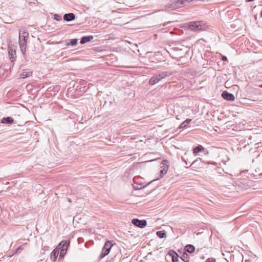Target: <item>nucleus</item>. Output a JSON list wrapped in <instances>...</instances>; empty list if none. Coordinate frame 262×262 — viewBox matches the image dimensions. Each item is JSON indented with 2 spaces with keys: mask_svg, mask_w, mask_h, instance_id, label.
I'll return each instance as SVG.
<instances>
[{
  "mask_svg": "<svg viewBox=\"0 0 262 262\" xmlns=\"http://www.w3.org/2000/svg\"><path fill=\"white\" fill-rule=\"evenodd\" d=\"M214 158L215 160V161H214V166L217 164L221 165V163L223 165H225L226 162L229 160L227 150L225 148L215 146H214Z\"/></svg>",
  "mask_w": 262,
  "mask_h": 262,
  "instance_id": "1",
  "label": "nucleus"
},
{
  "mask_svg": "<svg viewBox=\"0 0 262 262\" xmlns=\"http://www.w3.org/2000/svg\"><path fill=\"white\" fill-rule=\"evenodd\" d=\"M188 27L192 31H200L205 29V24L202 21H190L187 23Z\"/></svg>",
  "mask_w": 262,
  "mask_h": 262,
  "instance_id": "2",
  "label": "nucleus"
},
{
  "mask_svg": "<svg viewBox=\"0 0 262 262\" xmlns=\"http://www.w3.org/2000/svg\"><path fill=\"white\" fill-rule=\"evenodd\" d=\"M113 245V244L112 243V241H107L105 243L103 247L101 253L99 256L100 259L103 258L105 256L108 254Z\"/></svg>",
  "mask_w": 262,
  "mask_h": 262,
  "instance_id": "3",
  "label": "nucleus"
},
{
  "mask_svg": "<svg viewBox=\"0 0 262 262\" xmlns=\"http://www.w3.org/2000/svg\"><path fill=\"white\" fill-rule=\"evenodd\" d=\"M181 47L182 48H175V50L178 52V55H179V57L178 58L179 61H181V59L186 57V56L189 55V50L186 47L183 46H181Z\"/></svg>",
  "mask_w": 262,
  "mask_h": 262,
  "instance_id": "4",
  "label": "nucleus"
},
{
  "mask_svg": "<svg viewBox=\"0 0 262 262\" xmlns=\"http://www.w3.org/2000/svg\"><path fill=\"white\" fill-rule=\"evenodd\" d=\"M8 52L10 60L12 62H14L16 58V50L14 47L12 45H9L8 46Z\"/></svg>",
  "mask_w": 262,
  "mask_h": 262,
  "instance_id": "5",
  "label": "nucleus"
},
{
  "mask_svg": "<svg viewBox=\"0 0 262 262\" xmlns=\"http://www.w3.org/2000/svg\"><path fill=\"white\" fill-rule=\"evenodd\" d=\"M132 223L135 226L140 228H143L147 225V222L145 220H140L138 219H134Z\"/></svg>",
  "mask_w": 262,
  "mask_h": 262,
  "instance_id": "6",
  "label": "nucleus"
},
{
  "mask_svg": "<svg viewBox=\"0 0 262 262\" xmlns=\"http://www.w3.org/2000/svg\"><path fill=\"white\" fill-rule=\"evenodd\" d=\"M178 254L173 250L169 251L168 253L165 256V259H171L172 262H179Z\"/></svg>",
  "mask_w": 262,
  "mask_h": 262,
  "instance_id": "7",
  "label": "nucleus"
},
{
  "mask_svg": "<svg viewBox=\"0 0 262 262\" xmlns=\"http://www.w3.org/2000/svg\"><path fill=\"white\" fill-rule=\"evenodd\" d=\"M222 97L227 101H233L235 99L234 95L232 93H229L227 91H224L222 92L221 95Z\"/></svg>",
  "mask_w": 262,
  "mask_h": 262,
  "instance_id": "8",
  "label": "nucleus"
},
{
  "mask_svg": "<svg viewBox=\"0 0 262 262\" xmlns=\"http://www.w3.org/2000/svg\"><path fill=\"white\" fill-rule=\"evenodd\" d=\"M29 37V33L25 29H22L19 32V40L27 41Z\"/></svg>",
  "mask_w": 262,
  "mask_h": 262,
  "instance_id": "9",
  "label": "nucleus"
},
{
  "mask_svg": "<svg viewBox=\"0 0 262 262\" xmlns=\"http://www.w3.org/2000/svg\"><path fill=\"white\" fill-rule=\"evenodd\" d=\"M70 240H66V241H62L58 245V246L57 247H58L60 248V249H63L64 250H66V252L67 251V250L70 246Z\"/></svg>",
  "mask_w": 262,
  "mask_h": 262,
  "instance_id": "10",
  "label": "nucleus"
},
{
  "mask_svg": "<svg viewBox=\"0 0 262 262\" xmlns=\"http://www.w3.org/2000/svg\"><path fill=\"white\" fill-rule=\"evenodd\" d=\"M60 248L56 247L51 253L50 258L52 261H55L57 259Z\"/></svg>",
  "mask_w": 262,
  "mask_h": 262,
  "instance_id": "11",
  "label": "nucleus"
},
{
  "mask_svg": "<svg viewBox=\"0 0 262 262\" xmlns=\"http://www.w3.org/2000/svg\"><path fill=\"white\" fill-rule=\"evenodd\" d=\"M76 16L73 13H66L63 16V20L66 21H70L75 19Z\"/></svg>",
  "mask_w": 262,
  "mask_h": 262,
  "instance_id": "12",
  "label": "nucleus"
},
{
  "mask_svg": "<svg viewBox=\"0 0 262 262\" xmlns=\"http://www.w3.org/2000/svg\"><path fill=\"white\" fill-rule=\"evenodd\" d=\"M14 122V120L11 117H3L0 122L1 123L8 124H12Z\"/></svg>",
  "mask_w": 262,
  "mask_h": 262,
  "instance_id": "13",
  "label": "nucleus"
},
{
  "mask_svg": "<svg viewBox=\"0 0 262 262\" xmlns=\"http://www.w3.org/2000/svg\"><path fill=\"white\" fill-rule=\"evenodd\" d=\"M94 38L93 35L84 36L80 39V43L81 45L85 44L91 41Z\"/></svg>",
  "mask_w": 262,
  "mask_h": 262,
  "instance_id": "14",
  "label": "nucleus"
},
{
  "mask_svg": "<svg viewBox=\"0 0 262 262\" xmlns=\"http://www.w3.org/2000/svg\"><path fill=\"white\" fill-rule=\"evenodd\" d=\"M27 41L19 40V45L20 51L24 56L25 55Z\"/></svg>",
  "mask_w": 262,
  "mask_h": 262,
  "instance_id": "15",
  "label": "nucleus"
},
{
  "mask_svg": "<svg viewBox=\"0 0 262 262\" xmlns=\"http://www.w3.org/2000/svg\"><path fill=\"white\" fill-rule=\"evenodd\" d=\"M32 72L28 71V69L23 70V72L20 74L21 78H26L32 76Z\"/></svg>",
  "mask_w": 262,
  "mask_h": 262,
  "instance_id": "16",
  "label": "nucleus"
},
{
  "mask_svg": "<svg viewBox=\"0 0 262 262\" xmlns=\"http://www.w3.org/2000/svg\"><path fill=\"white\" fill-rule=\"evenodd\" d=\"M170 74L168 72H160L159 74L155 75V76H157L158 79H159V81H160L161 79L169 76Z\"/></svg>",
  "mask_w": 262,
  "mask_h": 262,
  "instance_id": "17",
  "label": "nucleus"
},
{
  "mask_svg": "<svg viewBox=\"0 0 262 262\" xmlns=\"http://www.w3.org/2000/svg\"><path fill=\"white\" fill-rule=\"evenodd\" d=\"M184 249L187 252L192 253L195 251V247L192 245L188 244L185 247Z\"/></svg>",
  "mask_w": 262,
  "mask_h": 262,
  "instance_id": "18",
  "label": "nucleus"
},
{
  "mask_svg": "<svg viewBox=\"0 0 262 262\" xmlns=\"http://www.w3.org/2000/svg\"><path fill=\"white\" fill-rule=\"evenodd\" d=\"M204 148L201 145H198L197 146L194 147L193 149V154L195 155H197L200 151L204 150Z\"/></svg>",
  "mask_w": 262,
  "mask_h": 262,
  "instance_id": "19",
  "label": "nucleus"
},
{
  "mask_svg": "<svg viewBox=\"0 0 262 262\" xmlns=\"http://www.w3.org/2000/svg\"><path fill=\"white\" fill-rule=\"evenodd\" d=\"M191 119H187L184 121H183L179 126V128H184L186 127L190 123L191 121Z\"/></svg>",
  "mask_w": 262,
  "mask_h": 262,
  "instance_id": "20",
  "label": "nucleus"
},
{
  "mask_svg": "<svg viewBox=\"0 0 262 262\" xmlns=\"http://www.w3.org/2000/svg\"><path fill=\"white\" fill-rule=\"evenodd\" d=\"M221 188H219V190H220V192L223 193L224 195H227V193L229 192V188L226 187L224 185H221Z\"/></svg>",
  "mask_w": 262,
  "mask_h": 262,
  "instance_id": "21",
  "label": "nucleus"
},
{
  "mask_svg": "<svg viewBox=\"0 0 262 262\" xmlns=\"http://www.w3.org/2000/svg\"><path fill=\"white\" fill-rule=\"evenodd\" d=\"M156 235L160 238L166 237V232L165 230L158 231L156 232Z\"/></svg>",
  "mask_w": 262,
  "mask_h": 262,
  "instance_id": "22",
  "label": "nucleus"
},
{
  "mask_svg": "<svg viewBox=\"0 0 262 262\" xmlns=\"http://www.w3.org/2000/svg\"><path fill=\"white\" fill-rule=\"evenodd\" d=\"M159 81V79H158L157 76L154 75L149 79L148 83L150 85H154Z\"/></svg>",
  "mask_w": 262,
  "mask_h": 262,
  "instance_id": "23",
  "label": "nucleus"
},
{
  "mask_svg": "<svg viewBox=\"0 0 262 262\" xmlns=\"http://www.w3.org/2000/svg\"><path fill=\"white\" fill-rule=\"evenodd\" d=\"M78 43V39L76 38L72 39H70L69 42L66 43V46H76Z\"/></svg>",
  "mask_w": 262,
  "mask_h": 262,
  "instance_id": "24",
  "label": "nucleus"
},
{
  "mask_svg": "<svg viewBox=\"0 0 262 262\" xmlns=\"http://www.w3.org/2000/svg\"><path fill=\"white\" fill-rule=\"evenodd\" d=\"M169 161L167 160H163L162 161L161 163V168L163 169V168L166 169V167H167V170L169 168Z\"/></svg>",
  "mask_w": 262,
  "mask_h": 262,
  "instance_id": "25",
  "label": "nucleus"
},
{
  "mask_svg": "<svg viewBox=\"0 0 262 262\" xmlns=\"http://www.w3.org/2000/svg\"><path fill=\"white\" fill-rule=\"evenodd\" d=\"M180 258L182 260L185 261V262H189V255L188 254L184 252L182 256L180 257Z\"/></svg>",
  "mask_w": 262,
  "mask_h": 262,
  "instance_id": "26",
  "label": "nucleus"
},
{
  "mask_svg": "<svg viewBox=\"0 0 262 262\" xmlns=\"http://www.w3.org/2000/svg\"><path fill=\"white\" fill-rule=\"evenodd\" d=\"M167 167H166L165 168H163V169H161L160 171V178H162L164 177V175H165L167 172Z\"/></svg>",
  "mask_w": 262,
  "mask_h": 262,
  "instance_id": "27",
  "label": "nucleus"
},
{
  "mask_svg": "<svg viewBox=\"0 0 262 262\" xmlns=\"http://www.w3.org/2000/svg\"><path fill=\"white\" fill-rule=\"evenodd\" d=\"M23 246L20 245L18 248H17L15 250H14L12 252V255H14L15 253H19L21 250L23 249Z\"/></svg>",
  "mask_w": 262,
  "mask_h": 262,
  "instance_id": "28",
  "label": "nucleus"
},
{
  "mask_svg": "<svg viewBox=\"0 0 262 262\" xmlns=\"http://www.w3.org/2000/svg\"><path fill=\"white\" fill-rule=\"evenodd\" d=\"M66 253H67L66 250H64L63 249H61L60 253H59V259L63 258L64 257Z\"/></svg>",
  "mask_w": 262,
  "mask_h": 262,
  "instance_id": "29",
  "label": "nucleus"
},
{
  "mask_svg": "<svg viewBox=\"0 0 262 262\" xmlns=\"http://www.w3.org/2000/svg\"><path fill=\"white\" fill-rule=\"evenodd\" d=\"M54 19L57 21H60L61 20V17L59 14H55L54 15Z\"/></svg>",
  "mask_w": 262,
  "mask_h": 262,
  "instance_id": "30",
  "label": "nucleus"
},
{
  "mask_svg": "<svg viewBox=\"0 0 262 262\" xmlns=\"http://www.w3.org/2000/svg\"><path fill=\"white\" fill-rule=\"evenodd\" d=\"M84 89H85L84 86H77L76 88V91H80L81 92H85Z\"/></svg>",
  "mask_w": 262,
  "mask_h": 262,
  "instance_id": "31",
  "label": "nucleus"
},
{
  "mask_svg": "<svg viewBox=\"0 0 262 262\" xmlns=\"http://www.w3.org/2000/svg\"><path fill=\"white\" fill-rule=\"evenodd\" d=\"M215 171L217 173H222L223 172H224V169L223 168H221L220 167H217L216 169H215Z\"/></svg>",
  "mask_w": 262,
  "mask_h": 262,
  "instance_id": "32",
  "label": "nucleus"
},
{
  "mask_svg": "<svg viewBox=\"0 0 262 262\" xmlns=\"http://www.w3.org/2000/svg\"><path fill=\"white\" fill-rule=\"evenodd\" d=\"M220 56H221L222 61H228L227 58L226 56L222 55L221 54H220Z\"/></svg>",
  "mask_w": 262,
  "mask_h": 262,
  "instance_id": "33",
  "label": "nucleus"
},
{
  "mask_svg": "<svg viewBox=\"0 0 262 262\" xmlns=\"http://www.w3.org/2000/svg\"><path fill=\"white\" fill-rule=\"evenodd\" d=\"M217 176L222 178L221 181H224L226 179V176H224L223 175L217 174Z\"/></svg>",
  "mask_w": 262,
  "mask_h": 262,
  "instance_id": "34",
  "label": "nucleus"
},
{
  "mask_svg": "<svg viewBox=\"0 0 262 262\" xmlns=\"http://www.w3.org/2000/svg\"><path fill=\"white\" fill-rule=\"evenodd\" d=\"M216 233L217 234H215V236L218 238V239H221V238L222 237V236L221 235V234L219 233V232L218 231H216Z\"/></svg>",
  "mask_w": 262,
  "mask_h": 262,
  "instance_id": "35",
  "label": "nucleus"
},
{
  "mask_svg": "<svg viewBox=\"0 0 262 262\" xmlns=\"http://www.w3.org/2000/svg\"><path fill=\"white\" fill-rule=\"evenodd\" d=\"M216 127L217 128H218V129H215V128H214V130L215 132H217L218 134H219V133H220V132H221L220 128L219 127H217V126H216Z\"/></svg>",
  "mask_w": 262,
  "mask_h": 262,
  "instance_id": "36",
  "label": "nucleus"
},
{
  "mask_svg": "<svg viewBox=\"0 0 262 262\" xmlns=\"http://www.w3.org/2000/svg\"><path fill=\"white\" fill-rule=\"evenodd\" d=\"M216 127L217 128H218V129H215V128H214V130L215 132H217L218 134H219V133H220V132H221L220 128L219 127H217V126H216Z\"/></svg>",
  "mask_w": 262,
  "mask_h": 262,
  "instance_id": "37",
  "label": "nucleus"
},
{
  "mask_svg": "<svg viewBox=\"0 0 262 262\" xmlns=\"http://www.w3.org/2000/svg\"><path fill=\"white\" fill-rule=\"evenodd\" d=\"M205 262H213V258H208Z\"/></svg>",
  "mask_w": 262,
  "mask_h": 262,
  "instance_id": "38",
  "label": "nucleus"
},
{
  "mask_svg": "<svg viewBox=\"0 0 262 262\" xmlns=\"http://www.w3.org/2000/svg\"><path fill=\"white\" fill-rule=\"evenodd\" d=\"M254 0H246V2H253L254 1Z\"/></svg>",
  "mask_w": 262,
  "mask_h": 262,
  "instance_id": "39",
  "label": "nucleus"
},
{
  "mask_svg": "<svg viewBox=\"0 0 262 262\" xmlns=\"http://www.w3.org/2000/svg\"><path fill=\"white\" fill-rule=\"evenodd\" d=\"M245 262H251V260H250V259H246V260H245Z\"/></svg>",
  "mask_w": 262,
  "mask_h": 262,
  "instance_id": "40",
  "label": "nucleus"
},
{
  "mask_svg": "<svg viewBox=\"0 0 262 262\" xmlns=\"http://www.w3.org/2000/svg\"><path fill=\"white\" fill-rule=\"evenodd\" d=\"M13 255H12V253L11 254H10L9 255H8L7 257H11L13 256Z\"/></svg>",
  "mask_w": 262,
  "mask_h": 262,
  "instance_id": "41",
  "label": "nucleus"
},
{
  "mask_svg": "<svg viewBox=\"0 0 262 262\" xmlns=\"http://www.w3.org/2000/svg\"><path fill=\"white\" fill-rule=\"evenodd\" d=\"M81 84H83L85 83V81L83 80L82 81H81Z\"/></svg>",
  "mask_w": 262,
  "mask_h": 262,
  "instance_id": "42",
  "label": "nucleus"
},
{
  "mask_svg": "<svg viewBox=\"0 0 262 262\" xmlns=\"http://www.w3.org/2000/svg\"><path fill=\"white\" fill-rule=\"evenodd\" d=\"M217 120H221V118H220L219 117H217Z\"/></svg>",
  "mask_w": 262,
  "mask_h": 262,
  "instance_id": "43",
  "label": "nucleus"
},
{
  "mask_svg": "<svg viewBox=\"0 0 262 262\" xmlns=\"http://www.w3.org/2000/svg\"><path fill=\"white\" fill-rule=\"evenodd\" d=\"M220 63V62H219V61L217 62V64L219 66V65H220V63Z\"/></svg>",
  "mask_w": 262,
  "mask_h": 262,
  "instance_id": "44",
  "label": "nucleus"
},
{
  "mask_svg": "<svg viewBox=\"0 0 262 262\" xmlns=\"http://www.w3.org/2000/svg\"><path fill=\"white\" fill-rule=\"evenodd\" d=\"M152 181H150V182H149V183H148V184H150L151 183H152Z\"/></svg>",
  "mask_w": 262,
  "mask_h": 262,
  "instance_id": "45",
  "label": "nucleus"
},
{
  "mask_svg": "<svg viewBox=\"0 0 262 262\" xmlns=\"http://www.w3.org/2000/svg\"><path fill=\"white\" fill-rule=\"evenodd\" d=\"M213 261L215 262V259L214 258Z\"/></svg>",
  "mask_w": 262,
  "mask_h": 262,
  "instance_id": "46",
  "label": "nucleus"
},
{
  "mask_svg": "<svg viewBox=\"0 0 262 262\" xmlns=\"http://www.w3.org/2000/svg\"><path fill=\"white\" fill-rule=\"evenodd\" d=\"M260 176H262V173L259 174Z\"/></svg>",
  "mask_w": 262,
  "mask_h": 262,
  "instance_id": "47",
  "label": "nucleus"
},
{
  "mask_svg": "<svg viewBox=\"0 0 262 262\" xmlns=\"http://www.w3.org/2000/svg\"><path fill=\"white\" fill-rule=\"evenodd\" d=\"M261 14L262 15V12L261 13Z\"/></svg>",
  "mask_w": 262,
  "mask_h": 262,
  "instance_id": "48",
  "label": "nucleus"
}]
</instances>
